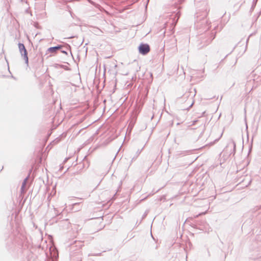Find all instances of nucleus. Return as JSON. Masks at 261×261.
Listing matches in <instances>:
<instances>
[{
  "instance_id": "423d86ee",
  "label": "nucleus",
  "mask_w": 261,
  "mask_h": 261,
  "mask_svg": "<svg viewBox=\"0 0 261 261\" xmlns=\"http://www.w3.org/2000/svg\"><path fill=\"white\" fill-rule=\"evenodd\" d=\"M193 104V103H192L191 105V106H190V108L192 106Z\"/></svg>"
},
{
  "instance_id": "39448f33",
  "label": "nucleus",
  "mask_w": 261,
  "mask_h": 261,
  "mask_svg": "<svg viewBox=\"0 0 261 261\" xmlns=\"http://www.w3.org/2000/svg\"><path fill=\"white\" fill-rule=\"evenodd\" d=\"M61 48L60 46H57L55 47H51L48 48L47 51L49 53H55L57 50Z\"/></svg>"
},
{
  "instance_id": "f03ea898",
  "label": "nucleus",
  "mask_w": 261,
  "mask_h": 261,
  "mask_svg": "<svg viewBox=\"0 0 261 261\" xmlns=\"http://www.w3.org/2000/svg\"><path fill=\"white\" fill-rule=\"evenodd\" d=\"M139 53L142 55H146L150 50L149 45L147 44H141L139 47Z\"/></svg>"
},
{
  "instance_id": "20e7f679",
  "label": "nucleus",
  "mask_w": 261,
  "mask_h": 261,
  "mask_svg": "<svg viewBox=\"0 0 261 261\" xmlns=\"http://www.w3.org/2000/svg\"><path fill=\"white\" fill-rule=\"evenodd\" d=\"M28 178L27 177L24 179V180H23V182H22V186H21V193H24L26 190H27V188L25 187V185H26V184L28 181Z\"/></svg>"
},
{
  "instance_id": "7ed1b4c3",
  "label": "nucleus",
  "mask_w": 261,
  "mask_h": 261,
  "mask_svg": "<svg viewBox=\"0 0 261 261\" xmlns=\"http://www.w3.org/2000/svg\"><path fill=\"white\" fill-rule=\"evenodd\" d=\"M229 148H230L232 150L231 153H233L234 154L236 151V143H234V142L232 141L230 142L225 149L227 150Z\"/></svg>"
},
{
  "instance_id": "f257e3e1",
  "label": "nucleus",
  "mask_w": 261,
  "mask_h": 261,
  "mask_svg": "<svg viewBox=\"0 0 261 261\" xmlns=\"http://www.w3.org/2000/svg\"><path fill=\"white\" fill-rule=\"evenodd\" d=\"M18 48L22 57L25 61V63L28 65L29 62L28 57L27 55V51L24 44L19 43L18 44Z\"/></svg>"
}]
</instances>
